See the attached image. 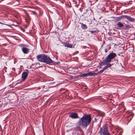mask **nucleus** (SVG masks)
<instances>
[{
  "mask_svg": "<svg viewBox=\"0 0 135 135\" xmlns=\"http://www.w3.org/2000/svg\"><path fill=\"white\" fill-rule=\"evenodd\" d=\"M91 120V117L90 115H84L78 123L79 130H81L80 127L84 128L87 127L89 124Z\"/></svg>",
  "mask_w": 135,
  "mask_h": 135,
  "instance_id": "nucleus-1",
  "label": "nucleus"
},
{
  "mask_svg": "<svg viewBox=\"0 0 135 135\" xmlns=\"http://www.w3.org/2000/svg\"><path fill=\"white\" fill-rule=\"evenodd\" d=\"M116 56L115 53L111 52L105 58L103 62V65H104L108 63L111 62L112 59H113Z\"/></svg>",
  "mask_w": 135,
  "mask_h": 135,
  "instance_id": "nucleus-2",
  "label": "nucleus"
},
{
  "mask_svg": "<svg viewBox=\"0 0 135 135\" xmlns=\"http://www.w3.org/2000/svg\"><path fill=\"white\" fill-rule=\"evenodd\" d=\"M99 133V135H111L109 132L107 125H106L100 128Z\"/></svg>",
  "mask_w": 135,
  "mask_h": 135,
  "instance_id": "nucleus-3",
  "label": "nucleus"
},
{
  "mask_svg": "<svg viewBox=\"0 0 135 135\" xmlns=\"http://www.w3.org/2000/svg\"><path fill=\"white\" fill-rule=\"evenodd\" d=\"M98 115L100 116V118H99L98 117H97L96 118H94V122H101L102 119V117H103L104 116V113L102 111H99L98 112Z\"/></svg>",
  "mask_w": 135,
  "mask_h": 135,
  "instance_id": "nucleus-4",
  "label": "nucleus"
},
{
  "mask_svg": "<svg viewBox=\"0 0 135 135\" xmlns=\"http://www.w3.org/2000/svg\"><path fill=\"white\" fill-rule=\"evenodd\" d=\"M20 46L22 47V51L24 54H26L29 52L30 51L29 49L26 47V45L21 44L20 45Z\"/></svg>",
  "mask_w": 135,
  "mask_h": 135,
  "instance_id": "nucleus-5",
  "label": "nucleus"
},
{
  "mask_svg": "<svg viewBox=\"0 0 135 135\" xmlns=\"http://www.w3.org/2000/svg\"><path fill=\"white\" fill-rule=\"evenodd\" d=\"M46 55L44 54L39 55L37 56V57L38 60L39 61L44 62Z\"/></svg>",
  "mask_w": 135,
  "mask_h": 135,
  "instance_id": "nucleus-6",
  "label": "nucleus"
},
{
  "mask_svg": "<svg viewBox=\"0 0 135 135\" xmlns=\"http://www.w3.org/2000/svg\"><path fill=\"white\" fill-rule=\"evenodd\" d=\"M44 61V62L46 63L47 64H49L51 63H54V61H53L49 56L46 55L45 59Z\"/></svg>",
  "mask_w": 135,
  "mask_h": 135,
  "instance_id": "nucleus-7",
  "label": "nucleus"
},
{
  "mask_svg": "<svg viewBox=\"0 0 135 135\" xmlns=\"http://www.w3.org/2000/svg\"><path fill=\"white\" fill-rule=\"evenodd\" d=\"M69 117L73 119H76L78 118L77 114L76 113H72L69 115Z\"/></svg>",
  "mask_w": 135,
  "mask_h": 135,
  "instance_id": "nucleus-8",
  "label": "nucleus"
},
{
  "mask_svg": "<svg viewBox=\"0 0 135 135\" xmlns=\"http://www.w3.org/2000/svg\"><path fill=\"white\" fill-rule=\"evenodd\" d=\"M28 75V74L26 72H23V73L22 74V79L23 81L25 80L27 77Z\"/></svg>",
  "mask_w": 135,
  "mask_h": 135,
  "instance_id": "nucleus-9",
  "label": "nucleus"
},
{
  "mask_svg": "<svg viewBox=\"0 0 135 135\" xmlns=\"http://www.w3.org/2000/svg\"><path fill=\"white\" fill-rule=\"evenodd\" d=\"M91 74V72H90L86 73L80 75L81 77H86L87 76H90V74Z\"/></svg>",
  "mask_w": 135,
  "mask_h": 135,
  "instance_id": "nucleus-10",
  "label": "nucleus"
},
{
  "mask_svg": "<svg viewBox=\"0 0 135 135\" xmlns=\"http://www.w3.org/2000/svg\"><path fill=\"white\" fill-rule=\"evenodd\" d=\"M127 20L130 22H134L135 21V19H134L129 16H128Z\"/></svg>",
  "mask_w": 135,
  "mask_h": 135,
  "instance_id": "nucleus-11",
  "label": "nucleus"
},
{
  "mask_svg": "<svg viewBox=\"0 0 135 135\" xmlns=\"http://www.w3.org/2000/svg\"><path fill=\"white\" fill-rule=\"evenodd\" d=\"M81 27L82 29L85 30L87 28V27L86 25L83 23H81Z\"/></svg>",
  "mask_w": 135,
  "mask_h": 135,
  "instance_id": "nucleus-12",
  "label": "nucleus"
},
{
  "mask_svg": "<svg viewBox=\"0 0 135 135\" xmlns=\"http://www.w3.org/2000/svg\"><path fill=\"white\" fill-rule=\"evenodd\" d=\"M117 25L118 26V27L119 28H122L124 26L123 24L120 22L117 23Z\"/></svg>",
  "mask_w": 135,
  "mask_h": 135,
  "instance_id": "nucleus-13",
  "label": "nucleus"
},
{
  "mask_svg": "<svg viewBox=\"0 0 135 135\" xmlns=\"http://www.w3.org/2000/svg\"><path fill=\"white\" fill-rule=\"evenodd\" d=\"M64 45L65 47L70 48H71L73 46V45L72 44H67L66 43H65L64 44Z\"/></svg>",
  "mask_w": 135,
  "mask_h": 135,
  "instance_id": "nucleus-14",
  "label": "nucleus"
},
{
  "mask_svg": "<svg viewBox=\"0 0 135 135\" xmlns=\"http://www.w3.org/2000/svg\"><path fill=\"white\" fill-rule=\"evenodd\" d=\"M91 74H90L91 75H90V76H96V75H97L98 74H99L98 72L97 73H93L92 72H91Z\"/></svg>",
  "mask_w": 135,
  "mask_h": 135,
  "instance_id": "nucleus-15",
  "label": "nucleus"
},
{
  "mask_svg": "<svg viewBox=\"0 0 135 135\" xmlns=\"http://www.w3.org/2000/svg\"><path fill=\"white\" fill-rule=\"evenodd\" d=\"M117 20L118 21L121 20L122 19V16L117 17Z\"/></svg>",
  "mask_w": 135,
  "mask_h": 135,
  "instance_id": "nucleus-16",
  "label": "nucleus"
},
{
  "mask_svg": "<svg viewBox=\"0 0 135 135\" xmlns=\"http://www.w3.org/2000/svg\"><path fill=\"white\" fill-rule=\"evenodd\" d=\"M128 16L126 15H123L122 16V19H123L125 18H126L127 19Z\"/></svg>",
  "mask_w": 135,
  "mask_h": 135,
  "instance_id": "nucleus-17",
  "label": "nucleus"
},
{
  "mask_svg": "<svg viewBox=\"0 0 135 135\" xmlns=\"http://www.w3.org/2000/svg\"><path fill=\"white\" fill-rule=\"evenodd\" d=\"M107 64V66L108 68L110 67L112 65V64H111L110 63H107V64ZM113 64H112V65Z\"/></svg>",
  "mask_w": 135,
  "mask_h": 135,
  "instance_id": "nucleus-18",
  "label": "nucleus"
},
{
  "mask_svg": "<svg viewBox=\"0 0 135 135\" xmlns=\"http://www.w3.org/2000/svg\"><path fill=\"white\" fill-rule=\"evenodd\" d=\"M104 71V70L103 69L100 70L98 73L99 74H100L101 73H103Z\"/></svg>",
  "mask_w": 135,
  "mask_h": 135,
  "instance_id": "nucleus-19",
  "label": "nucleus"
},
{
  "mask_svg": "<svg viewBox=\"0 0 135 135\" xmlns=\"http://www.w3.org/2000/svg\"><path fill=\"white\" fill-rule=\"evenodd\" d=\"M108 68L107 66H104V68L103 69L104 70V71L106 69Z\"/></svg>",
  "mask_w": 135,
  "mask_h": 135,
  "instance_id": "nucleus-20",
  "label": "nucleus"
},
{
  "mask_svg": "<svg viewBox=\"0 0 135 135\" xmlns=\"http://www.w3.org/2000/svg\"><path fill=\"white\" fill-rule=\"evenodd\" d=\"M90 32L91 33H93L95 32V31H90Z\"/></svg>",
  "mask_w": 135,
  "mask_h": 135,
  "instance_id": "nucleus-21",
  "label": "nucleus"
},
{
  "mask_svg": "<svg viewBox=\"0 0 135 135\" xmlns=\"http://www.w3.org/2000/svg\"><path fill=\"white\" fill-rule=\"evenodd\" d=\"M126 27L127 28H129L130 27V26L129 25H127L126 26Z\"/></svg>",
  "mask_w": 135,
  "mask_h": 135,
  "instance_id": "nucleus-22",
  "label": "nucleus"
},
{
  "mask_svg": "<svg viewBox=\"0 0 135 135\" xmlns=\"http://www.w3.org/2000/svg\"><path fill=\"white\" fill-rule=\"evenodd\" d=\"M108 50L107 49H105V51L106 53L107 52H108Z\"/></svg>",
  "mask_w": 135,
  "mask_h": 135,
  "instance_id": "nucleus-23",
  "label": "nucleus"
},
{
  "mask_svg": "<svg viewBox=\"0 0 135 135\" xmlns=\"http://www.w3.org/2000/svg\"><path fill=\"white\" fill-rule=\"evenodd\" d=\"M0 24H3V23H1V22H0ZM3 24L6 25V24ZM6 25H8V26H9V25H8L6 24Z\"/></svg>",
  "mask_w": 135,
  "mask_h": 135,
  "instance_id": "nucleus-24",
  "label": "nucleus"
},
{
  "mask_svg": "<svg viewBox=\"0 0 135 135\" xmlns=\"http://www.w3.org/2000/svg\"><path fill=\"white\" fill-rule=\"evenodd\" d=\"M36 13V12H35V13L34 14H35Z\"/></svg>",
  "mask_w": 135,
  "mask_h": 135,
  "instance_id": "nucleus-25",
  "label": "nucleus"
},
{
  "mask_svg": "<svg viewBox=\"0 0 135 135\" xmlns=\"http://www.w3.org/2000/svg\"><path fill=\"white\" fill-rule=\"evenodd\" d=\"M43 88H44V87H43Z\"/></svg>",
  "mask_w": 135,
  "mask_h": 135,
  "instance_id": "nucleus-26",
  "label": "nucleus"
}]
</instances>
